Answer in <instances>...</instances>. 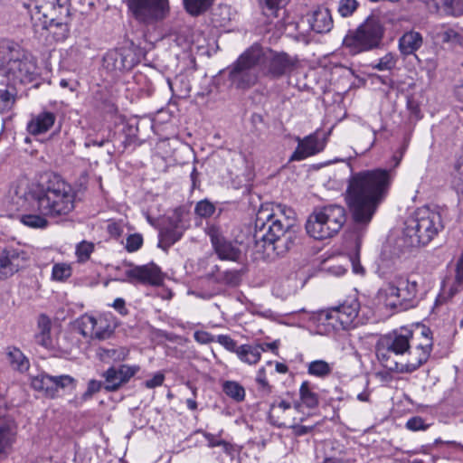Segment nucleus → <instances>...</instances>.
<instances>
[{"instance_id": "obj_1", "label": "nucleus", "mask_w": 463, "mask_h": 463, "mask_svg": "<svg viewBox=\"0 0 463 463\" xmlns=\"http://www.w3.org/2000/svg\"><path fill=\"white\" fill-rule=\"evenodd\" d=\"M393 172L383 168L353 173L345 194V202L356 223L368 224L377 208L386 198Z\"/></svg>"}, {"instance_id": "obj_2", "label": "nucleus", "mask_w": 463, "mask_h": 463, "mask_svg": "<svg viewBox=\"0 0 463 463\" xmlns=\"http://www.w3.org/2000/svg\"><path fill=\"white\" fill-rule=\"evenodd\" d=\"M76 196L71 184L58 175H50L45 181L29 189V198L33 199L34 209L50 218H62L72 213Z\"/></svg>"}, {"instance_id": "obj_3", "label": "nucleus", "mask_w": 463, "mask_h": 463, "mask_svg": "<svg viewBox=\"0 0 463 463\" xmlns=\"http://www.w3.org/2000/svg\"><path fill=\"white\" fill-rule=\"evenodd\" d=\"M290 225L288 221L283 223L269 208L260 209L256 215L253 234L256 247L268 251V254L270 251L277 255L283 254L294 243L293 235L288 231Z\"/></svg>"}, {"instance_id": "obj_4", "label": "nucleus", "mask_w": 463, "mask_h": 463, "mask_svg": "<svg viewBox=\"0 0 463 463\" xmlns=\"http://www.w3.org/2000/svg\"><path fill=\"white\" fill-rule=\"evenodd\" d=\"M30 14L35 30H47L52 27L58 39H65L69 34V0H29L24 4Z\"/></svg>"}, {"instance_id": "obj_5", "label": "nucleus", "mask_w": 463, "mask_h": 463, "mask_svg": "<svg viewBox=\"0 0 463 463\" xmlns=\"http://www.w3.org/2000/svg\"><path fill=\"white\" fill-rule=\"evenodd\" d=\"M404 224L402 240L407 247L427 245L444 228L441 213L430 207L418 208Z\"/></svg>"}, {"instance_id": "obj_6", "label": "nucleus", "mask_w": 463, "mask_h": 463, "mask_svg": "<svg viewBox=\"0 0 463 463\" xmlns=\"http://www.w3.org/2000/svg\"><path fill=\"white\" fill-rule=\"evenodd\" d=\"M0 71L14 85L30 83L37 75L35 62L17 43L9 41L0 43Z\"/></svg>"}, {"instance_id": "obj_7", "label": "nucleus", "mask_w": 463, "mask_h": 463, "mask_svg": "<svg viewBox=\"0 0 463 463\" xmlns=\"http://www.w3.org/2000/svg\"><path fill=\"white\" fill-rule=\"evenodd\" d=\"M346 221L345 209L340 204H327L314 209L307 223V232L316 240L333 237Z\"/></svg>"}, {"instance_id": "obj_8", "label": "nucleus", "mask_w": 463, "mask_h": 463, "mask_svg": "<svg viewBox=\"0 0 463 463\" xmlns=\"http://www.w3.org/2000/svg\"><path fill=\"white\" fill-rule=\"evenodd\" d=\"M412 338V331L407 328L381 336L376 344V355L383 366L390 371L397 369L399 361L409 351Z\"/></svg>"}, {"instance_id": "obj_9", "label": "nucleus", "mask_w": 463, "mask_h": 463, "mask_svg": "<svg viewBox=\"0 0 463 463\" xmlns=\"http://www.w3.org/2000/svg\"><path fill=\"white\" fill-rule=\"evenodd\" d=\"M261 47L253 45L246 50L232 65L229 78L238 89L254 85L261 73Z\"/></svg>"}, {"instance_id": "obj_10", "label": "nucleus", "mask_w": 463, "mask_h": 463, "mask_svg": "<svg viewBox=\"0 0 463 463\" xmlns=\"http://www.w3.org/2000/svg\"><path fill=\"white\" fill-rule=\"evenodd\" d=\"M383 36L381 23L375 18H368L355 31L346 34L344 45L350 53L357 54L378 47Z\"/></svg>"}, {"instance_id": "obj_11", "label": "nucleus", "mask_w": 463, "mask_h": 463, "mask_svg": "<svg viewBox=\"0 0 463 463\" xmlns=\"http://www.w3.org/2000/svg\"><path fill=\"white\" fill-rule=\"evenodd\" d=\"M127 5L136 20L152 24L165 17L168 0H127Z\"/></svg>"}, {"instance_id": "obj_12", "label": "nucleus", "mask_w": 463, "mask_h": 463, "mask_svg": "<svg viewBox=\"0 0 463 463\" xmlns=\"http://www.w3.org/2000/svg\"><path fill=\"white\" fill-rule=\"evenodd\" d=\"M261 73L271 78H279L290 73L297 63V59L286 52H277L261 47Z\"/></svg>"}, {"instance_id": "obj_13", "label": "nucleus", "mask_w": 463, "mask_h": 463, "mask_svg": "<svg viewBox=\"0 0 463 463\" xmlns=\"http://www.w3.org/2000/svg\"><path fill=\"white\" fill-rule=\"evenodd\" d=\"M78 329L84 337L105 340L112 335L114 325L107 316L84 315L78 320Z\"/></svg>"}, {"instance_id": "obj_14", "label": "nucleus", "mask_w": 463, "mask_h": 463, "mask_svg": "<svg viewBox=\"0 0 463 463\" xmlns=\"http://www.w3.org/2000/svg\"><path fill=\"white\" fill-rule=\"evenodd\" d=\"M212 245L221 260L236 261L241 256V250L236 243L226 240L220 227L210 225L206 228Z\"/></svg>"}, {"instance_id": "obj_15", "label": "nucleus", "mask_w": 463, "mask_h": 463, "mask_svg": "<svg viewBox=\"0 0 463 463\" xmlns=\"http://www.w3.org/2000/svg\"><path fill=\"white\" fill-rule=\"evenodd\" d=\"M137 56L133 47L124 46L109 51L104 58V66L110 71H128L137 63Z\"/></svg>"}, {"instance_id": "obj_16", "label": "nucleus", "mask_w": 463, "mask_h": 463, "mask_svg": "<svg viewBox=\"0 0 463 463\" xmlns=\"http://www.w3.org/2000/svg\"><path fill=\"white\" fill-rule=\"evenodd\" d=\"M75 380L68 375L52 376L41 373L32 379V386L37 391L43 392L49 397H55L60 389L74 387Z\"/></svg>"}, {"instance_id": "obj_17", "label": "nucleus", "mask_w": 463, "mask_h": 463, "mask_svg": "<svg viewBox=\"0 0 463 463\" xmlns=\"http://www.w3.org/2000/svg\"><path fill=\"white\" fill-rule=\"evenodd\" d=\"M126 279L123 281L141 283L145 285L159 286L164 281V276L156 264L149 263L141 266H132L125 271Z\"/></svg>"}, {"instance_id": "obj_18", "label": "nucleus", "mask_w": 463, "mask_h": 463, "mask_svg": "<svg viewBox=\"0 0 463 463\" xmlns=\"http://www.w3.org/2000/svg\"><path fill=\"white\" fill-rule=\"evenodd\" d=\"M16 204L19 205L17 210L22 209L24 213L20 215V222L29 228L45 229L49 225L47 218L50 215L43 214L40 211L34 209L33 199L29 198V191L24 193V197L17 196Z\"/></svg>"}, {"instance_id": "obj_19", "label": "nucleus", "mask_w": 463, "mask_h": 463, "mask_svg": "<svg viewBox=\"0 0 463 463\" xmlns=\"http://www.w3.org/2000/svg\"><path fill=\"white\" fill-rule=\"evenodd\" d=\"M298 146L292 156L291 161H301L309 156L322 152L326 145V137H321L318 131H316L304 138L298 137Z\"/></svg>"}, {"instance_id": "obj_20", "label": "nucleus", "mask_w": 463, "mask_h": 463, "mask_svg": "<svg viewBox=\"0 0 463 463\" xmlns=\"http://www.w3.org/2000/svg\"><path fill=\"white\" fill-rule=\"evenodd\" d=\"M138 365L121 364L118 367L111 366L104 373L105 389L109 392L118 390L122 384L128 383L137 372Z\"/></svg>"}, {"instance_id": "obj_21", "label": "nucleus", "mask_w": 463, "mask_h": 463, "mask_svg": "<svg viewBox=\"0 0 463 463\" xmlns=\"http://www.w3.org/2000/svg\"><path fill=\"white\" fill-rule=\"evenodd\" d=\"M307 23L310 29L317 33H329L334 26L331 12L324 6H318L307 14Z\"/></svg>"}, {"instance_id": "obj_22", "label": "nucleus", "mask_w": 463, "mask_h": 463, "mask_svg": "<svg viewBox=\"0 0 463 463\" xmlns=\"http://www.w3.org/2000/svg\"><path fill=\"white\" fill-rule=\"evenodd\" d=\"M16 425L13 420H0V459L11 452L16 440Z\"/></svg>"}, {"instance_id": "obj_23", "label": "nucleus", "mask_w": 463, "mask_h": 463, "mask_svg": "<svg viewBox=\"0 0 463 463\" xmlns=\"http://www.w3.org/2000/svg\"><path fill=\"white\" fill-rule=\"evenodd\" d=\"M428 359L427 353L420 352L417 347H411L410 345L409 351L406 352V355L399 361L397 369H394V371L399 373H412L426 363Z\"/></svg>"}, {"instance_id": "obj_24", "label": "nucleus", "mask_w": 463, "mask_h": 463, "mask_svg": "<svg viewBox=\"0 0 463 463\" xmlns=\"http://www.w3.org/2000/svg\"><path fill=\"white\" fill-rule=\"evenodd\" d=\"M359 303L354 299L349 303L346 302L332 308L326 317L327 319L338 320L343 326H346L357 317Z\"/></svg>"}, {"instance_id": "obj_25", "label": "nucleus", "mask_w": 463, "mask_h": 463, "mask_svg": "<svg viewBox=\"0 0 463 463\" xmlns=\"http://www.w3.org/2000/svg\"><path fill=\"white\" fill-rule=\"evenodd\" d=\"M56 121V115L53 112L43 110L37 115L32 116L28 121L26 129L33 136H38L48 132Z\"/></svg>"}, {"instance_id": "obj_26", "label": "nucleus", "mask_w": 463, "mask_h": 463, "mask_svg": "<svg viewBox=\"0 0 463 463\" xmlns=\"http://www.w3.org/2000/svg\"><path fill=\"white\" fill-rule=\"evenodd\" d=\"M294 406L285 400H277L269 407V420L278 427H287Z\"/></svg>"}, {"instance_id": "obj_27", "label": "nucleus", "mask_w": 463, "mask_h": 463, "mask_svg": "<svg viewBox=\"0 0 463 463\" xmlns=\"http://www.w3.org/2000/svg\"><path fill=\"white\" fill-rule=\"evenodd\" d=\"M423 44V37L420 33L416 31H408L404 33L399 39L398 48L402 55L409 56L415 55L418 50L421 48Z\"/></svg>"}, {"instance_id": "obj_28", "label": "nucleus", "mask_w": 463, "mask_h": 463, "mask_svg": "<svg viewBox=\"0 0 463 463\" xmlns=\"http://www.w3.org/2000/svg\"><path fill=\"white\" fill-rule=\"evenodd\" d=\"M184 229L175 221L169 227L161 230L159 233L158 247L166 251L173 244L178 241L183 236Z\"/></svg>"}, {"instance_id": "obj_29", "label": "nucleus", "mask_w": 463, "mask_h": 463, "mask_svg": "<svg viewBox=\"0 0 463 463\" xmlns=\"http://www.w3.org/2000/svg\"><path fill=\"white\" fill-rule=\"evenodd\" d=\"M300 402H295L294 410L300 411L302 406L313 409L318 405L319 399L317 392H315L308 382H303L299 388Z\"/></svg>"}, {"instance_id": "obj_30", "label": "nucleus", "mask_w": 463, "mask_h": 463, "mask_svg": "<svg viewBox=\"0 0 463 463\" xmlns=\"http://www.w3.org/2000/svg\"><path fill=\"white\" fill-rule=\"evenodd\" d=\"M262 352H265L264 345H241L239 346L237 356L243 363L256 364L260 360Z\"/></svg>"}, {"instance_id": "obj_31", "label": "nucleus", "mask_w": 463, "mask_h": 463, "mask_svg": "<svg viewBox=\"0 0 463 463\" xmlns=\"http://www.w3.org/2000/svg\"><path fill=\"white\" fill-rule=\"evenodd\" d=\"M397 278L379 290L378 296L386 307L395 308L400 304Z\"/></svg>"}, {"instance_id": "obj_32", "label": "nucleus", "mask_w": 463, "mask_h": 463, "mask_svg": "<svg viewBox=\"0 0 463 463\" xmlns=\"http://www.w3.org/2000/svg\"><path fill=\"white\" fill-rule=\"evenodd\" d=\"M51 320L45 315H41L38 318V333L35 335V341L38 345L45 347H52V339L51 337Z\"/></svg>"}, {"instance_id": "obj_33", "label": "nucleus", "mask_w": 463, "mask_h": 463, "mask_svg": "<svg viewBox=\"0 0 463 463\" xmlns=\"http://www.w3.org/2000/svg\"><path fill=\"white\" fill-rule=\"evenodd\" d=\"M397 281L400 304L402 306L403 304L410 302L416 298L417 283L414 281H410L403 277L397 278Z\"/></svg>"}, {"instance_id": "obj_34", "label": "nucleus", "mask_w": 463, "mask_h": 463, "mask_svg": "<svg viewBox=\"0 0 463 463\" xmlns=\"http://www.w3.org/2000/svg\"><path fill=\"white\" fill-rule=\"evenodd\" d=\"M16 258L14 250L0 247V277L12 275L16 270L14 261Z\"/></svg>"}, {"instance_id": "obj_35", "label": "nucleus", "mask_w": 463, "mask_h": 463, "mask_svg": "<svg viewBox=\"0 0 463 463\" xmlns=\"http://www.w3.org/2000/svg\"><path fill=\"white\" fill-rule=\"evenodd\" d=\"M222 391L228 397H230L231 399L234 400L237 402H241L245 399V389L238 382H224L222 384Z\"/></svg>"}, {"instance_id": "obj_36", "label": "nucleus", "mask_w": 463, "mask_h": 463, "mask_svg": "<svg viewBox=\"0 0 463 463\" xmlns=\"http://www.w3.org/2000/svg\"><path fill=\"white\" fill-rule=\"evenodd\" d=\"M333 371V364H329L324 360H315L308 364L307 373L310 375L325 378L331 374Z\"/></svg>"}, {"instance_id": "obj_37", "label": "nucleus", "mask_w": 463, "mask_h": 463, "mask_svg": "<svg viewBox=\"0 0 463 463\" xmlns=\"http://www.w3.org/2000/svg\"><path fill=\"white\" fill-rule=\"evenodd\" d=\"M215 0H184L185 10L193 16L205 13Z\"/></svg>"}, {"instance_id": "obj_38", "label": "nucleus", "mask_w": 463, "mask_h": 463, "mask_svg": "<svg viewBox=\"0 0 463 463\" xmlns=\"http://www.w3.org/2000/svg\"><path fill=\"white\" fill-rule=\"evenodd\" d=\"M7 356L10 364L14 369L24 372L29 368V361L18 348H10L7 353Z\"/></svg>"}, {"instance_id": "obj_39", "label": "nucleus", "mask_w": 463, "mask_h": 463, "mask_svg": "<svg viewBox=\"0 0 463 463\" xmlns=\"http://www.w3.org/2000/svg\"><path fill=\"white\" fill-rule=\"evenodd\" d=\"M197 432L202 433V435L208 442V447H222L223 451L227 454H231L233 451V446L230 442L221 439V434L222 431H220L217 435L203 430H198Z\"/></svg>"}, {"instance_id": "obj_40", "label": "nucleus", "mask_w": 463, "mask_h": 463, "mask_svg": "<svg viewBox=\"0 0 463 463\" xmlns=\"http://www.w3.org/2000/svg\"><path fill=\"white\" fill-rule=\"evenodd\" d=\"M414 346L420 350V352L427 353V356L430 357L433 346L431 331L430 328H421L420 334L417 337Z\"/></svg>"}, {"instance_id": "obj_41", "label": "nucleus", "mask_w": 463, "mask_h": 463, "mask_svg": "<svg viewBox=\"0 0 463 463\" xmlns=\"http://www.w3.org/2000/svg\"><path fill=\"white\" fill-rule=\"evenodd\" d=\"M439 37L443 43L452 44L463 43V33L455 27H444L439 33Z\"/></svg>"}, {"instance_id": "obj_42", "label": "nucleus", "mask_w": 463, "mask_h": 463, "mask_svg": "<svg viewBox=\"0 0 463 463\" xmlns=\"http://www.w3.org/2000/svg\"><path fill=\"white\" fill-rule=\"evenodd\" d=\"M397 63V56L392 52H388L378 60L375 64H373V68L378 71H391Z\"/></svg>"}, {"instance_id": "obj_43", "label": "nucleus", "mask_w": 463, "mask_h": 463, "mask_svg": "<svg viewBox=\"0 0 463 463\" xmlns=\"http://www.w3.org/2000/svg\"><path fill=\"white\" fill-rule=\"evenodd\" d=\"M71 275V268L66 263H57L53 265L52 278L57 281H63Z\"/></svg>"}, {"instance_id": "obj_44", "label": "nucleus", "mask_w": 463, "mask_h": 463, "mask_svg": "<svg viewBox=\"0 0 463 463\" xmlns=\"http://www.w3.org/2000/svg\"><path fill=\"white\" fill-rule=\"evenodd\" d=\"M94 250V244L92 242H89L83 241L80 242L76 247V256L80 262L87 261L91 253Z\"/></svg>"}, {"instance_id": "obj_45", "label": "nucleus", "mask_w": 463, "mask_h": 463, "mask_svg": "<svg viewBox=\"0 0 463 463\" xmlns=\"http://www.w3.org/2000/svg\"><path fill=\"white\" fill-rule=\"evenodd\" d=\"M358 2L356 0H340L338 4V13L343 17H348L357 9Z\"/></svg>"}, {"instance_id": "obj_46", "label": "nucleus", "mask_w": 463, "mask_h": 463, "mask_svg": "<svg viewBox=\"0 0 463 463\" xmlns=\"http://www.w3.org/2000/svg\"><path fill=\"white\" fill-rule=\"evenodd\" d=\"M143 245V237L139 233H133L127 237L126 250L128 252H135L138 250Z\"/></svg>"}, {"instance_id": "obj_47", "label": "nucleus", "mask_w": 463, "mask_h": 463, "mask_svg": "<svg viewBox=\"0 0 463 463\" xmlns=\"http://www.w3.org/2000/svg\"><path fill=\"white\" fill-rule=\"evenodd\" d=\"M194 211L197 215L206 218L213 214L215 206L209 201L203 200L197 203Z\"/></svg>"}, {"instance_id": "obj_48", "label": "nucleus", "mask_w": 463, "mask_h": 463, "mask_svg": "<svg viewBox=\"0 0 463 463\" xmlns=\"http://www.w3.org/2000/svg\"><path fill=\"white\" fill-rule=\"evenodd\" d=\"M221 281L226 285L235 287L241 281V274L237 270H227L222 273Z\"/></svg>"}, {"instance_id": "obj_49", "label": "nucleus", "mask_w": 463, "mask_h": 463, "mask_svg": "<svg viewBox=\"0 0 463 463\" xmlns=\"http://www.w3.org/2000/svg\"><path fill=\"white\" fill-rule=\"evenodd\" d=\"M216 342L222 345L227 351L235 353L237 354L239 346L235 340L227 335H219L216 337Z\"/></svg>"}, {"instance_id": "obj_50", "label": "nucleus", "mask_w": 463, "mask_h": 463, "mask_svg": "<svg viewBox=\"0 0 463 463\" xmlns=\"http://www.w3.org/2000/svg\"><path fill=\"white\" fill-rule=\"evenodd\" d=\"M429 424L425 423L424 420L420 417H412L406 422V428L411 431L425 430Z\"/></svg>"}, {"instance_id": "obj_51", "label": "nucleus", "mask_w": 463, "mask_h": 463, "mask_svg": "<svg viewBox=\"0 0 463 463\" xmlns=\"http://www.w3.org/2000/svg\"><path fill=\"white\" fill-rule=\"evenodd\" d=\"M349 258L354 273L363 275L364 273V269L360 263L358 244L356 245L355 251L351 253Z\"/></svg>"}, {"instance_id": "obj_52", "label": "nucleus", "mask_w": 463, "mask_h": 463, "mask_svg": "<svg viewBox=\"0 0 463 463\" xmlns=\"http://www.w3.org/2000/svg\"><path fill=\"white\" fill-rule=\"evenodd\" d=\"M14 102V96L7 90H0V106L4 109L12 108Z\"/></svg>"}, {"instance_id": "obj_53", "label": "nucleus", "mask_w": 463, "mask_h": 463, "mask_svg": "<svg viewBox=\"0 0 463 463\" xmlns=\"http://www.w3.org/2000/svg\"><path fill=\"white\" fill-rule=\"evenodd\" d=\"M194 338L196 342L200 344H210L213 342H216V338L211 333L203 330H198L194 333Z\"/></svg>"}, {"instance_id": "obj_54", "label": "nucleus", "mask_w": 463, "mask_h": 463, "mask_svg": "<svg viewBox=\"0 0 463 463\" xmlns=\"http://www.w3.org/2000/svg\"><path fill=\"white\" fill-rule=\"evenodd\" d=\"M256 382L265 392H270V385L266 378V371L263 367L260 368L257 372Z\"/></svg>"}, {"instance_id": "obj_55", "label": "nucleus", "mask_w": 463, "mask_h": 463, "mask_svg": "<svg viewBox=\"0 0 463 463\" xmlns=\"http://www.w3.org/2000/svg\"><path fill=\"white\" fill-rule=\"evenodd\" d=\"M264 4V8L269 11L270 14H276L277 11L283 5L284 0H260Z\"/></svg>"}, {"instance_id": "obj_56", "label": "nucleus", "mask_w": 463, "mask_h": 463, "mask_svg": "<svg viewBox=\"0 0 463 463\" xmlns=\"http://www.w3.org/2000/svg\"><path fill=\"white\" fill-rule=\"evenodd\" d=\"M101 382L90 380L88 383V388L83 394V398L85 400L90 398L94 393L98 392L101 389Z\"/></svg>"}, {"instance_id": "obj_57", "label": "nucleus", "mask_w": 463, "mask_h": 463, "mask_svg": "<svg viewBox=\"0 0 463 463\" xmlns=\"http://www.w3.org/2000/svg\"><path fill=\"white\" fill-rule=\"evenodd\" d=\"M295 436H304L312 431L313 426H306L298 423H294L288 426Z\"/></svg>"}, {"instance_id": "obj_58", "label": "nucleus", "mask_w": 463, "mask_h": 463, "mask_svg": "<svg viewBox=\"0 0 463 463\" xmlns=\"http://www.w3.org/2000/svg\"><path fill=\"white\" fill-rule=\"evenodd\" d=\"M164 374L157 373L151 379L146 381L145 385L146 388L153 389L161 386L164 383Z\"/></svg>"}, {"instance_id": "obj_59", "label": "nucleus", "mask_w": 463, "mask_h": 463, "mask_svg": "<svg viewBox=\"0 0 463 463\" xmlns=\"http://www.w3.org/2000/svg\"><path fill=\"white\" fill-rule=\"evenodd\" d=\"M68 54L76 62L80 61L84 57V52L80 45L71 46L68 51Z\"/></svg>"}, {"instance_id": "obj_60", "label": "nucleus", "mask_w": 463, "mask_h": 463, "mask_svg": "<svg viewBox=\"0 0 463 463\" xmlns=\"http://www.w3.org/2000/svg\"><path fill=\"white\" fill-rule=\"evenodd\" d=\"M112 307L122 316L128 314V309L126 307V302L122 298H118L114 300Z\"/></svg>"}, {"instance_id": "obj_61", "label": "nucleus", "mask_w": 463, "mask_h": 463, "mask_svg": "<svg viewBox=\"0 0 463 463\" xmlns=\"http://www.w3.org/2000/svg\"><path fill=\"white\" fill-rule=\"evenodd\" d=\"M454 187L458 194L463 195V169H458L454 181Z\"/></svg>"}, {"instance_id": "obj_62", "label": "nucleus", "mask_w": 463, "mask_h": 463, "mask_svg": "<svg viewBox=\"0 0 463 463\" xmlns=\"http://www.w3.org/2000/svg\"><path fill=\"white\" fill-rule=\"evenodd\" d=\"M108 232L111 236L118 238L121 235L123 229L119 223L111 222L108 225Z\"/></svg>"}, {"instance_id": "obj_63", "label": "nucleus", "mask_w": 463, "mask_h": 463, "mask_svg": "<svg viewBox=\"0 0 463 463\" xmlns=\"http://www.w3.org/2000/svg\"><path fill=\"white\" fill-rule=\"evenodd\" d=\"M283 287V285H277L275 288H274V292L277 296H280L281 298H287L288 297L289 295H291L293 292H294V289L293 288H288L287 290H283L281 288Z\"/></svg>"}, {"instance_id": "obj_64", "label": "nucleus", "mask_w": 463, "mask_h": 463, "mask_svg": "<svg viewBox=\"0 0 463 463\" xmlns=\"http://www.w3.org/2000/svg\"><path fill=\"white\" fill-rule=\"evenodd\" d=\"M454 95L458 101L463 102V80L454 87Z\"/></svg>"}]
</instances>
